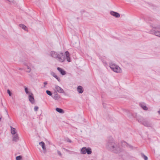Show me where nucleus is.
Segmentation results:
<instances>
[{
    "mask_svg": "<svg viewBox=\"0 0 160 160\" xmlns=\"http://www.w3.org/2000/svg\"><path fill=\"white\" fill-rule=\"evenodd\" d=\"M158 112L159 114H160V110L158 111Z\"/></svg>",
    "mask_w": 160,
    "mask_h": 160,
    "instance_id": "nucleus-35",
    "label": "nucleus"
},
{
    "mask_svg": "<svg viewBox=\"0 0 160 160\" xmlns=\"http://www.w3.org/2000/svg\"><path fill=\"white\" fill-rule=\"evenodd\" d=\"M46 92L47 94L49 96H51L52 95V92L50 91L47 90Z\"/></svg>",
    "mask_w": 160,
    "mask_h": 160,
    "instance_id": "nucleus-23",
    "label": "nucleus"
},
{
    "mask_svg": "<svg viewBox=\"0 0 160 160\" xmlns=\"http://www.w3.org/2000/svg\"><path fill=\"white\" fill-rule=\"evenodd\" d=\"M67 142H71V141L69 139H68V140H67Z\"/></svg>",
    "mask_w": 160,
    "mask_h": 160,
    "instance_id": "nucleus-33",
    "label": "nucleus"
},
{
    "mask_svg": "<svg viewBox=\"0 0 160 160\" xmlns=\"http://www.w3.org/2000/svg\"><path fill=\"white\" fill-rule=\"evenodd\" d=\"M47 82H44V87H45V85H47Z\"/></svg>",
    "mask_w": 160,
    "mask_h": 160,
    "instance_id": "nucleus-30",
    "label": "nucleus"
},
{
    "mask_svg": "<svg viewBox=\"0 0 160 160\" xmlns=\"http://www.w3.org/2000/svg\"><path fill=\"white\" fill-rule=\"evenodd\" d=\"M19 69L20 70H22L23 69L22 68H19Z\"/></svg>",
    "mask_w": 160,
    "mask_h": 160,
    "instance_id": "nucleus-36",
    "label": "nucleus"
},
{
    "mask_svg": "<svg viewBox=\"0 0 160 160\" xmlns=\"http://www.w3.org/2000/svg\"><path fill=\"white\" fill-rule=\"evenodd\" d=\"M60 98L59 96H58L57 94H56L53 98L55 99H58Z\"/></svg>",
    "mask_w": 160,
    "mask_h": 160,
    "instance_id": "nucleus-22",
    "label": "nucleus"
},
{
    "mask_svg": "<svg viewBox=\"0 0 160 160\" xmlns=\"http://www.w3.org/2000/svg\"><path fill=\"white\" fill-rule=\"evenodd\" d=\"M19 26L21 27L22 29L24 30H26V27L24 25V24H20L19 25Z\"/></svg>",
    "mask_w": 160,
    "mask_h": 160,
    "instance_id": "nucleus-21",
    "label": "nucleus"
},
{
    "mask_svg": "<svg viewBox=\"0 0 160 160\" xmlns=\"http://www.w3.org/2000/svg\"><path fill=\"white\" fill-rule=\"evenodd\" d=\"M141 157L143 158L144 160H148V157L145 156L143 153H141Z\"/></svg>",
    "mask_w": 160,
    "mask_h": 160,
    "instance_id": "nucleus-20",
    "label": "nucleus"
},
{
    "mask_svg": "<svg viewBox=\"0 0 160 160\" xmlns=\"http://www.w3.org/2000/svg\"><path fill=\"white\" fill-rule=\"evenodd\" d=\"M110 68L112 70L115 72L120 73L121 72L120 68L118 66L115 65H110Z\"/></svg>",
    "mask_w": 160,
    "mask_h": 160,
    "instance_id": "nucleus-6",
    "label": "nucleus"
},
{
    "mask_svg": "<svg viewBox=\"0 0 160 160\" xmlns=\"http://www.w3.org/2000/svg\"><path fill=\"white\" fill-rule=\"evenodd\" d=\"M153 28H157V29H160V25H158L157 26H156V27H153Z\"/></svg>",
    "mask_w": 160,
    "mask_h": 160,
    "instance_id": "nucleus-28",
    "label": "nucleus"
},
{
    "mask_svg": "<svg viewBox=\"0 0 160 160\" xmlns=\"http://www.w3.org/2000/svg\"><path fill=\"white\" fill-rule=\"evenodd\" d=\"M65 54L66 57V58L68 62H70V59L69 57V53L68 52L66 51L65 52Z\"/></svg>",
    "mask_w": 160,
    "mask_h": 160,
    "instance_id": "nucleus-14",
    "label": "nucleus"
},
{
    "mask_svg": "<svg viewBox=\"0 0 160 160\" xmlns=\"http://www.w3.org/2000/svg\"><path fill=\"white\" fill-rule=\"evenodd\" d=\"M77 91L79 93H82L83 92V90L82 86H78L77 87Z\"/></svg>",
    "mask_w": 160,
    "mask_h": 160,
    "instance_id": "nucleus-12",
    "label": "nucleus"
},
{
    "mask_svg": "<svg viewBox=\"0 0 160 160\" xmlns=\"http://www.w3.org/2000/svg\"><path fill=\"white\" fill-rule=\"evenodd\" d=\"M24 65L26 67V72L30 73L32 69H35L34 66L32 63L30 62H25L24 63Z\"/></svg>",
    "mask_w": 160,
    "mask_h": 160,
    "instance_id": "nucleus-3",
    "label": "nucleus"
},
{
    "mask_svg": "<svg viewBox=\"0 0 160 160\" xmlns=\"http://www.w3.org/2000/svg\"><path fill=\"white\" fill-rule=\"evenodd\" d=\"M28 98L30 102L32 104H34L35 100L34 98L33 94L32 93H30L28 96Z\"/></svg>",
    "mask_w": 160,
    "mask_h": 160,
    "instance_id": "nucleus-7",
    "label": "nucleus"
},
{
    "mask_svg": "<svg viewBox=\"0 0 160 160\" xmlns=\"http://www.w3.org/2000/svg\"><path fill=\"white\" fill-rule=\"evenodd\" d=\"M19 140V137L17 134H15L13 137V140L15 142H17Z\"/></svg>",
    "mask_w": 160,
    "mask_h": 160,
    "instance_id": "nucleus-19",
    "label": "nucleus"
},
{
    "mask_svg": "<svg viewBox=\"0 0 160 160\" xmlns=\"http://www.w3.org/2000/svg\"><path fill=\"white\" fill-rule=\"evenodd\" d=\"M57 69L59 72L60 74L62 75H65L66 74V72L62 69L59 67H58Z\"/></svg>",
    "mask_w": 160,
    "mask_h": 160,
    "instance_id": "nucleus-10",
    "label": "nucleus"
},
{
    "mask_svg": "<svg viewBox=\"0 0 160 160\" xmlns=\"http://www.w3.org/2000/svg\"><path fill=\"white\" fill-rule=\"evenodd\" d=\"M107 148L108 150L114 153H118L121 151L119 145L113 141H109L107 144Z\"/></svg>",
    "mask_w": 160,
    "mask_h": 160,
    "instance_id": "nucleus-1",
    "label": "nucleus"
},
{
    "mask_svg": "<svg viewBox=\"0 0 160 160\" xmlns=\"http://www.w3.org/2000/svg\"><path fill=\"white\" fill-rule=\"evenodd\" d=\"M152 34H154L157 36L160 37V32L156 31H154L152 33Z\"/></svg>",
    "mask_w": 160,
    "mask_h": 160,
    "instance_id": "nucleus-15",
    "label": "nucleus"
},
{
    "mask_svg": "<svg viewBox=\"0 0 160 160\" xmlns=\"http://www.w3.org/2000/svg\"><path fill=\"white\" fill-rule=\"evenodd\" d=\"M25 92L27 94H30V93H31V92H29L28 91V88H25Z\"/></svg>",
    "mask_w": 160,
    "mask_h": 160,
    "instance_id": "nucleus-24",
    "label": "nucleus"
},
{
    "mask_svg": "<svg viewBox=\"0 0 160 160\" xmlns=\"http://www.w3.org/2000/svg\"><path fill=\"white\" fill-rule=\"evenodd\" d=\"M58 153L59 155H60V156L61 155V153L60 151H58Z\"/></svg>",
    "mask_w": 160,
    "mask_h": 160,
    "instance_id": "nucleus-31",
    "label": "nucleus"
},
{
    "mask_svg": "<svg viewBox=\"0 0 160 160\" xmlns=\"http://www.w3.org/2000/svg\"><path fill=\"white\" fill-rule=\"evenodd\" d=\"M7 0L11 3H13L14 2V0Z\"/></svg>",
    "mask_w": 160,
    "mask_h": 160,
    "instance_id": "nucleus-29",
    "label": "nucleus"
},
{
    "mask_svg": "<svg viewBox=\"0 0 160 160\" xmlns=\"http://www.w3.org/2000/svg\"><path fill=\"white\" fill-rule=\"evenodd\" d=\"M129 147L130 148H132V146H131V145H129Z\"/></svg>",
    "mask_w": 160,
    "mask_h": 160,
    "instance_id": "nucleus-34",
    "label": "nucleus"
},
{
    "mask_svg": "<svg viewBox=\"0 0 160 160\" xmlns=\"http://www.w3.org/2000/svg\"><path fill=\"white\" fill-rule=\"evenodd\" d=\"M43 153H45L46 152V148H45V149H43Z\"/></svg>",
    "mask_w": 160,
    "mask_h": 160,
    "instance_id": "nucleus-32",
    "label": "nucleus"
},
{
    "mask_svg": "<svg viewBox=\"0 0 160 160\" xmlns=\"http://www.w3.org/2000/svg\"><path fill=\"white\" fill-rule=\"evenodd\" d=\"M38 109V106H35L34 108V111H37Z\"/></svg>",
    "mask_w": 160,
    "mask_h": 160,
    "instance_id": "nucleus-27",
    "label": "nucleus"
},
{
    "mask_svg": "<svg viewBox=\"0 0 160 160\" xmlns=\"http://www.w3.org/2000/svg\"><path fill=\"white\" fill-rule=\"evenodd\" d=\"M51 75L53 77H54L55 78L57 79L58 81L59 82L60 81V78L58 77V76L55 74V73L53 72H52L51 73Z\"/></svg>",
    "mask_w": 160,
    "mask_h": 160,
    "instance_id": "nucleus-13",
    "label": "nucleus"
},
{
    "mask_svg": "<svg viewBox=\"0 0 160 160\" xmlns=\"http://www.w3.org/2000/svg\"><path fill=\"white\" fill-rule=\"evenodd\" d=\"M22 158V157L21 156H19L16 157V160H20Z\"/></svg>",
    "mask_w": 160,
    "mask_h": 160,
    "instance_id": "nucleus-25",
    "label": "nucleus"
},
{
    "mask_svg": "<svg viewBox=\"0 0 160 160\" xmlns=\"http://www.w3.org/2000/svg\"><path fill=\"white\" fill-rule=\"evenodd\" d=\"M51 56L56 58L59 62H63L65 59V57L62 52H57L55 51H51Z\"/></svg>",
    "mask_w": 160,
    "mask_h": 160,
    "instance_id": "nucleus-2",
    "label": "nucleus"
},
{
    "mask_svg": "<svg viewBox=\"0 0 160 160\" xmlns=\"http://www.w3.org/2000/svg\"><path fill=\"white\" fill-rule=\"evenodd\" d=\"M39 144L41 145L43 149H45V144L44 142H40L39 143Z\"/></svg>",
    "mask_w": 160,
    "mask_h": 160,
    "instance_id": "nucleus-18",
    "label": "nucleus"
},
{
    "mask_svg": "<svg viewBox=\"0 0 160 160\" xmlns=\"http://www.w3.org/2000/svg\"><path fill=\"white\" fill-rule=\"evenodd\" d=\"M10 128L11 133L13 135L15 134L16 133V130L12 126L10 127Z\"/></svg>",
    "mask_w": 160,
    "mask_h": 160,
    "instance_id": "nucleus-16",
    "label": "nucleus"
},
{
    "mask_svg": "<svg viewBox=\"0 0 160 160\" xmlns=\"http://www.w3.org/2000/svg\"><path fill=\"white\" fill-rule=\"evenodd\" d=\"M55 88L57 91L59 93H63L64 92V91L63 89L60 87L58 85L56 86Z\"/></svg>",
    "mask_w": 160,
    "mask_h": 160,
    "instance_id": "nucleus-11",
    "label": "nucleus"
},
{
    "mask_svg": "<svg viewBox=\"0 0 160 160\" xmlns=\"http://www.w3.org/2000/svg\"><path fill=\"white\" fill-rule=\"evenodd\" d=\"M92 152L91 149L90 148H87L86 147L82 148L81 150V153L82 154H90Z\"/></svg>",
    "mask_w": 160,
    "mask_h": 160,
    "instance_id": "nucleus-4",
    "label": "nucleus"
},
{
    "mask_svg": "<svg viewBox=\"0 0 160 160\" xmlns=\"http://www.w3.org/2000/svg\"><path fill=\"white\" fill-rule=\"evenodd\" d=\"M56 110L57 112L60 113H64V110L62 109L57 108H56Z\"/></svg>",
    "mask_w": 160,
    "mask_h": 160,
    "instance_id": "nucleus-17",
    "label": "nucleus"
},
{
    "mask_svg": "<svg viewBox=\"0 0 160 160\" xmlns=\"http://www.w3.org/2000/svg\"><path fill=\"white\" fill-rule=\"evenodd\" d=\"M82 12H84V11H82Z\"/></svg>",
    "mask_w": 160,
    "mask_h": 160,
    "instance_id": "nucleus-37",
    "label": "nucleus"
},
{
    "mask_svg": "<svg viewBox=\"0 0 160 160\" xmlns=\"http://www.w3.org/2000/svg\"><path fill=\"white\" fill-rule=\"evenodd\" d=\"M139 105L143 110L147 111L148 110V108L145 103L141 102L139 103Z\"/></svg>",
    "mask_w": 160,
    "mask_h": 160,
    "instance_id": "nucleus-8",
    "label": "nucleus"
},
{
    "mask_svg": "<svg viewBox=\"0 0 160 160\" xmlns=\"http://www.w3.org/2000/svg\"><path fill=\"white\" fill-rule=\"evenodd\" d=\"M7 93L9 95V96H11L12 93H11L10 91V90L9 89H8L7 90Z\"/></svg>",
    "mask_w": 160,
    "mask_h": 160,
    "instance_id": "nucleus-26",
    "label": "nucleus"
},
{
    "mask_svg": "<svg viewBox=\"0 0 160 160\" xmlns=\"http://www.w3.org/2000/svg\"><path fill=\"white\" fill-rule=\"evenodd\" d=\"M110 14L116 18H118L120 17V14L119 13L113 11H110Z\"/></svg>",
    "mask_w": 160,
    "mask_h": 160,
    "instance_id": "nucleus-9",
    "label": "nucleus"
},
{
    "mask_svg": "<svg viewBox=\"0 0 160 160\" xmlns=\"http://www.w3.org/2000/svg\"><path fill=\"white\" fill-rule=\"evenodd\" d=\"M138 121L141 123L145 126L149 127V122L146 118H141L138 119Z\"/></svg>",
    "mask_w": 160,
    "mask_h": 160,
    "instance_id": "nucleus-5",
    "label": "nucleus"
}]
</instances>
